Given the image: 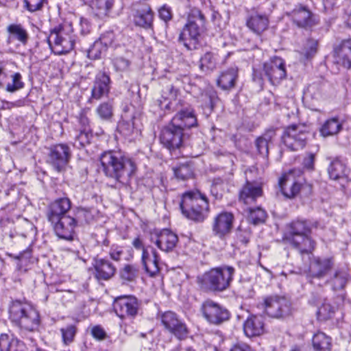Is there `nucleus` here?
Segmentation results:
<instances>
[{
  "label": "nucleus",
  "mask_w": 351,
  "mask_h": 351,
  "mask_svg": "<svg viewBox=\"0 0 351 351\" xmlns=\"http://www.w3.org/2000/svg\"><path fill=\"white\" fill-rule=\"evenodd\" d=\"M348 280V274L345 270H338L331 279V285L334 290H341Z\"/></svg>",
  "instance_id": "41"
},
{
  "label": "nucleus",
  "mask_w": 351,
  "mask_h": 351,
  "mask_svg": "<svg viewBox=\"0 0 351 351\" xmlns=\"http://www.w3.org/2000/svg\"><path fill=\"white\" fill-rule=\"evenodd\" d=\"M174 174L177 178L186 180L193 176V172L189 164H182L173 169Z\"/></svg>",
  "instance_id": "46"
},
{
  "label": "nucleus",
  "mask_w": 351,
  "mask_h": 351,
  "mask_svg": "<svg viewBox=\"0 0 351 351\" xmlns=\"http://www.w3.org/2000/svg\"><path fill=\"white\" fill-rule=\"evenodd\" d=\"M102 170L107 177L126 185L136 171L135 162L119 151H109L100 156Z\"/></svg>",
  "instance_id": "1"
},
{
  "label": "nucleus",
  "mask_w": 351,
  "mask_h": 351,
  "mask_svg": "<svg viewBox=\"0 0 351 351\" xmlns=\"http://www.w3.org/2000/svg\"><path fill=\"white\" fill-rule=\"evenodd\" d=\"M110 78L106 73H99L95 77L91 90L90 99L99 100L108 94L110 91Z\"/></svg>",
  "instance_id": "26"
},
{
  "label": "nucleus",
  "mask_w": 351,
  "mask_h": 351,
  "mask_svg": "<svg viewBox=\"0 0 351 351\" xmlns=\"http://www.w3.org/2000/svg\"><path fill=\"white\" fill-rule=\"evenodd\" d=\"M96 112L102 120L108 121L113 115V107L110 102L101 103L97 108Z\"/></svg>",
  "instance_id": "45"
},
{
  "label": "nucleus",
  "mask_w": 351,
  "mask_h": 351,
  "mask_svg": "<svg viewBox=\"0 0 351 351\" xmlns=\"http://www.w3.org/2000/svg\"><path fill=\"white\" fill-rule=\"evenodd\" d=\"M154 13L148 6H144L138 10L134 16V21L136 25L143 27H151L153 21Z\"/></svg>",
  "instance_id": "36"
},
{
  "label": "nucleus",
  "mask_w": 351,
  "mask_h": 351,
  "mask_svg": "<svg viewBox=\"0 0 351 351\" xmlns=\"http://www.w3.org/2000/svg\"><path fill=\"white\" fill-rule=\"evenodd\" d=\"M234 215L231 213L222 212L217 215L213 223V232L220 239L229 234L232 228Z\"/></svg>",
  "instance_id": "19"
},
{
  "label": "nucleus",
  "mask_w": 351,
  "mask_h": 351,
  "mask_svg": "<svg viewBox=\"0 0 351 351\" xmlns=\"http://www.w3.org/2000/svg\"><path fill=\"white\" fill-rule=\"evenodd\" d=\"M263 195V183L246 180L239 191V200L245 204H254Z\"/></svg>",
  "instance_id": "16"
},
{
  "label": "nucleus",
  "mask_w": 351,
  "mask_h": 351,
  "mask_svg": "<svg viewBox=\"0 0 351 351\" xmlns=\"http://www.w3.org/2000/svg\"><path fill=\"white\" fill-rule=\"evenodd\" d=\"M92 138V133L87 128L81 130L80 132L75 136L73 145L78 149L84 147L88 145Z\"/></svg>",
  "instance_id": "44"
},
{
  "label": "nucleus",
  "mask_w": 351,
  "mask_h": 351,
  "mask_svg": "<svg viewBox=\"0 0 351 351\" xmlns=\"http://www.w3.org/2000/svg\"><path fill=\"white\" fill-rule=\"evenodd\" d=\"M180 207L186 218L196 222L203 221L209 213L208 199L199 191L184 193Z\"/></svg>",
  "instance_id": "3"
},
{
  "label": "nucleus",
  "mask_w": 351,
  "mask_h": 351,
  "mask_svg": "<svg viewBox=\"0 0 351 351\" xmlns=\"http://www.w3.org/2000/svg\"><path fill=\"white\" fill-rule=\"evenodd\" d=\"M90 6L92 13L99 19H104L110 12L114 0H82Z\"/></svg>",
  "instance_id": "30"
},
{
  "label": "nucleus",
  "mask_w": 351,
  "mask_h": 351,
  "mask_svg": "<svg viewBox=\"0 0 351 351\" xmlns=\"http://www.w3.org/2000/svg\"><path fill=\"white\" fill-rule=\"evenodd\" d=\"M262 305L265 313L274 318L285 317L291 311L289 300L284 296L278 295L266 297Z\"/></svg>",
  "instance_id": "10"
},
{
  "label": "nucleus",
  "mask_w": 351,
  "mask_h": 351,
  "mask_svg": "<svg viewBox=\"0 0 351 351\" xmlns=\"http://www.w3.org/2000/svg\"><path fill=\"white\" fill-rule=\"evenodd\" d=\"M332 262L329 258L321 259L318 257L311 259L308 267V275L313 278L324 276L332 267Z\"/></svg>",
  "instance_id": "31"
},
{
  "label": "nucleus",
  "mask_w": 351,
  "mask_h": 351,
  "mask_svg": "<svg viewBox=\"0 0 351 351\" xmlns=\"http://www.w3.org/2000/svg\"><path fill=\"white\" fill-rule=\"evenodd\" d=\"M93 337L98 340H104L106 337L104 329L100 326H95L91 330Z\"/></svg>",
  "instance_id": "56"
},
{
  "label": "nucleus",
  "mask_w": 351,
  "mask_h": 351,
  "mask_svg": "<svg viewBox=\"0 0 351 351\" xmlns=\"http://www.w3.org/2000/svg\"><path fill=\"white\" fill-rule=\"evenodd\" d=\"M307 129L304 125H293L284 131L282 141L290 150L298 151L306 146Z\"/></svg>",
  "instance_id": "9"
},
{
  "label": "nucleus",
  "mask_w": 351,
  "mask_h": 351,
  "mask_svg": "<svg viewBox=\"0 0 351 351\" xmlns=\"http://www.w3.org/2000/svg\"><path fill=\"white\" fill-rule=\"evenodd\" d=\"M139 306L138 300L132 295L118 297L113 303L115 313L121 319L135 317L138 313Z\"/></svg>",
  "instance_id": "11"
},
{
  "label": "nucleus",
  "mask_w": 351,
  "mask_h": 351,
  "mask_svg": "<svg viewBox=\"0 0 351 351\" xmlns=\"http://www.w3.org/2000/svg\"><path fill=\"white\" fill-rule=\"evenodd\" d=\"M138 273V269L132 265H125L120 271V276L123 280L131 282L133 281Z\"/></svg>",
  "instance_id": "48"
},
{
  "label": "nucleus",
  "mask_w": 351,
  "mask_h": 351,
  "mask_svg": "<svg viewBox=\"0 0 351 351\" xmlns=\"http://www.w3.org/2000/svg\"><path fill=\"white\" fill-rule=\"evenodd\" d=\"M269 18L266 14L253 13L246 20L247 27L256 35H261L269 27Z\"/></svg>",
  "instance_id": "29"
},
{
  "label": "nucleus",
  "mask_w": 351,
  "mask_h": 351,
  "mask_svg": "<svg viewBox=\"0 0 351 351\" xmlns=\"http://www.w3.org/2000/svg\"><path fill=\"white\" fill-rule=\"evenodd\" d=\"M123 253L122 247L117 245H112L109 252L110 258L116 261H119L121 259Z\"/></svg>",
  "instance_id": "55"
},
{
  "label": "nucleus",
  "mask_w": 351,
  "mask_h": 351,
  "mask_svg": "<svg viewBox=\"0 0 351 351\" xmlns=\"http://www.w3.org/2000/svg\"><path fill=\"white\" fill-rule=\"evenodd\" d=\"M24 344L13 335H0V351H23Z\"/></svg>",
  "instance_id": "35"
},
{
  "label": "nucleus",
  "mask_w": 351,
  "mask_h": 351,
  "mask_svg": "<svg viewBox=\"0 0 351 351\" xmlns=\"http://www.w3.org/2000/svg\"><path fill=\"white\" fill-rule=\"evenodd\" d=\"M245 335L248 337H254L263 335L265 332L264 319L261 316L252 315L243 324Z\"/></svg>",
  "instance_id": "28"
},
{
  "label": "nucleus",
  "mask_w": 351,
  "mask_h": 351,
  "mask_svg": "<svg viewBox=\"0 0 351 351\" xmlns=\"http://www.w3.org/2000/svg\"><path fill=\"white\" fill-rule=\"evenodd\" d=\"M31 257V250L29 249H27L19 254L18 256V258L21 261H27Z\"/></svg>",
  "instance_id": "63"
},
{
  "label": "nucleus",
  "mask_w": 351,
  "mask_h": 351,
  "mask_svg": "<svg viewBox=\"0 0 351 351\" xmlns=\"http://www.w3.org/2000/svg\"><path fill=\"white\" fill-rule=\"evenodd\" d=\"M152 241L162 251L172 252L176 247L178 237L177 234L168 229H163L156 234V239L152 237Z\"/></svg>",
  "instance_id": "21"
},
{
  "label": "nucleus",
  "mask_w": 351,
  "mask_h": 351,
  "mask_svg": "<svg viewBox=\"0 0 351 351\" xmlns=\"http://www.w3.org/2000/svg\"><path fill=\"white\" fill-rule=\"evenodd\" d=\"M113 64L117 71H125L130 66V62L122 57H118L113 60Z\"/></svg>",
  "instance_id": "51"
},
{
  "label": "nucleus",
  "mask_w": 351,
  "mask_h": 351,
  "mask_svg": "<svg viewBox=\"0 0 351 351\" xmlns=\"http://www.w3.org/2000/svg\"><path fill=\"white\" fill-rule=\"evenodd\" d=\"M118 130L125 137H130L132 134L137 130L134 128L133 120L125 121L122 120L118 124Z\"/></svg>",
  "instance_id": "47"
},
{
  "label": "nucleus",
  "mask_w": 351,
  "mask_h": 351,
  "mask_svg": "<svg viewBox=\"0 0 351 351\" xmlns=\"http://www.w3.org/2000/svg\"><path fill=\"white\" fill-rule=\"evenodd\" d=\"M335 305H332L328 300H324L320 306L317 308L316 314L319 321H326L333 317L338 306L343 301V296L339 295L337 298Z\"/></svg>",
  "instance_id": "33"
},
{
  "label": "nucleus",
  "mask_w": 351,
  "mask_h": 351,
  "mask_svg": "<svg viewBox=\"0 0 351 351\" xmlns=\"http://www.w3.org/2000/svg\"><path fill=\"white\" fill-rule=\"evenodd\" d=\"M312 345L315 351H330L331 339L323 332H318L313 336Z\"/></svg>",
  "instance_id": "38"
},
{
  "label": "nucleus",
  "mask_w": 351,
  "mask_h": 351,
  "mask_svg": "<svg viewBox=\"0 0 351 351\" xmlns=\"http://www.w3.org/2000/svg\"><path fill=\"white\" fill-rule=\"evenodd\" d=\"M275 136V130L271 129L267 130L261 136L256 139V147L260 154L265 156L268 155L269 145L272 143Z\"/></svg>",
  "instance_id": "37"
},
{
  "label": "nucleus",
  "mask_w": 351,
  "mask_h": 351,
  "mask_svg": "<svg viewBox=\"0 0 351 351\" xmlns=\"http://www.w3.org/2000/svg\"><path fill=\"white\" fill-rule=\"evenodd\" d=\"M293 22L300 27H306L307 25V10L305 8L301 10H294L293 14Z\"/></svg>",
  "instance_id": "49"
},
{
  "label": "nucleus",
  "mask_w": 351,
  "mask_h": 351,
  "mask_svg": "<svg viewBox=\"0 0 351 351\" xmlns=\"http://www.w3.org/2000/svg\"><path fill=\"white\" fill-rule=\"evenodd\" d=\"M141 263L145 271L151 276L156 275L160 271L159 257L156 250L152 247L143 252Z\"/></svg>",
  "instance_id": "25"
},
{
  "label": "nucleus",
  "mask_w": 351,
  "mask_h": 351,
  "mask_svg": "<svg viewBox=\"0 0 351 351\" xmlns=\"http://www.w3.org/2000/svg\"><path fill=\"white\" fill-rule=\"evenodd\" d=\"M60 331L64 344L68 345L73 342L76 334V328L75 326H67L66 328H61Z\"/></svg>",
  "instance_id": "50"
},
{
  "label": "nucleus",
  "mask_w": 351,
  "mask_h": 351,
  "mask_svg": "<svg viewBox=\"0 0 351 351\" xmlns=\"http://www.w3.org/2000/svg\"><path fill=\"white\" fill-rule=\"evenodd\" d=\"M201 310L204 318L213 324H220L230 317V313L227 309L211 300L204 301L202 304Z\"/></svg>",
  "instance_id": "12"
},
{
  "label": "nucleus",
  "mask_w": 351,
  "mask_h": 351,
  "mask_svg": "<svg viewBox=\"0 0 351 351\" xmlns=\"http://www.w3.org/2000/svg\"><path fill=\"white\" fill-rule=\"evenodd\" d=\"M330 159V162L328 167L329 178L333 180H339L346 178L348 175L349 169L345 162L339 157Z\"/></svg>",
  "instance_id": "32"
},
{
  "label": "nucleus",
  "mask_w": 351,
  "mask_h": 351,
  "mask_svg": "<svg viewBox=\"0 0 351 351\" xmlns=\"http://www.w3.org/2000/svg\"><path fill=\"white\" fill-rule=\"evenodd\" d=\"M93 275L98 281H107L111 279L116 274V267L105 258H95L93 260Z\"/></svg>",
  "instance_id": "20"
},
{
  "label": "nucleus",
  "mask_w": 351,
  "mask_h": 351,
  "mask_svg": "<svg viewBox=\"0 0 351 351\" xmlns=\"http://www.w3.org/2000/svg\"><path fill=\"white\" fill-rule=\"evenodd\" d=\"M89 119L86 114V110H83L80 114V123L84 128H86V127L89 125Z\"/></svg>",
  "instance_id": "62"
},
{
  "label": "nucleus",
  "mask_w": 351,
  "mask_h": 351,
  "mask_svg": "<svg viewBox=\"0 0 351 351\" xmlns=\"http://www.w3.org/2000/svg\"><path fill=\"white\" fill-rule=\"evenodd\" d=\"M11 82H6L5 89L7 92L14 93L24 87L22 75L20 73H14L10 75Z\"/></svg>",
  "instance_id": "42"
},
{
  "label": "nucleus",
  "mask_w": 351,
  "mask_h": 351,
  "mask_svg": "<svg viewBox=\"0 0 351 351\" xmlns=\"http://www.w3.org/2000/svg\"><path fill=\"white\" fill-rule=\"evenodd\" d=\"M234 269L231 266H221L210 269L199 278L201 287L211 291L227 289L233 279Z\"/></svg>",
  "instance_id": "6"
},
{
  "label": "nucleus",
  "mask_w": 351,
  "mask_h": 351,
  "mask_svg": "<svg viewBox=\"0 0 351 351\" xmlns=\"http://www.w3.org/2000/svg\"><path fill=\"white\" fill-rule=\"evenodd\" d=\"M112 37L113 34L112 33H107L103 35L88 49L87 51L88 57L93 60L100 58L106 52L108 47L112 44Z\"/></svg>",
  "instance_id": "27"
},
{
  "label": "nucleus",
  "mask_w": 351,
  "mask_h": 351,
  "mask_svg": "<svg viewBox=\"0 0 351 351\" xmlns=\"http://www.w3.org/2000/svg\"><path fill=\"white\" fill-rule=\"evenodd\" d=\"M341 129V125L339 120L332 118L327 120L322 125L320 132L323 136H332L337 134Z\"/></svg>",
  "instance_id": "39"
},
{
  "label": "nucleus",
  "mask_w": 351,
  "mask_h": 351,
  "mask_svg": "<svg viewBox=\"0 0 351 351\" xmlns=\"http://www.w3.org/2000/svg\"><path fill=\"white\" fill-rule=\"evenodd\" d=\"M81 32L86 34L90 32V25L88 21L82 18L80 20Z\"/></svg>",
  "instance_id": "61"
},
{
  "label": "nucleus",
  "mask_w": 351,
  "mask_h": 351,
  "mask_svg": "<svg viewBox=\"0 0 351 351\" xmlns=\"http://www.w3.org/2000/svg\"><path fill=\"white\" fill-rule=\"evenodd\" d=\"M7 43L9 45L18 43L16 46H25L29 40V36L27 30L20 23H12L7 27Z\"/></svg>",
  "instance_id": "22"
},
{
  "label": "nucleus",
  "mask_w": 351,
  "mask_h": 351,
  "mask_svg": "<svg viewBox=\"0 0 351 351\" xmlns=\"http://www.w3.org/2000/svg\"><path fill=\"white\" fill-rule=\"evenodd\" d=\"M238 77V69L234 67L228 69L221 73L217 80V84L223 90L232 88Z\"/></svg>",
  "instance_id": "34"
},
{
  "label": "nucleus",
  "mask_w": 351,
  "mask_h": 351,
  "mask_svg": "<svg viewBox=\"0 0 351 351\" xmlns=\"http://www.w3.org/2000/svg\"><path fill=\"white\" fill-rule=\"evenodd\" d=\"M334 59L337 64L346 69L351 67V39L343 40L334 48Z\"/></svg>",
  "instance_id": "23"
},
{
  "label": "nucleus",
  "mask_w": 351,
  "mask_h": 351,
  "mask_svg": "<svg viewBox=\"0 0 351 351\" xmlns=\"http://www.w3.org/2000/svg\"><path fill=\"white\" fill-rule=\"evenodd\" d=\"M70 30L69 27L60 26L51 31L47 42L54 53L65 54L73 49L75 39V36L69 33Z\"/></svg>",
  "instance_id": "7"
},
{
  "label": "nucleus",
  "mask_w": 351,
  "mask_h": 351,
  "mask_svg": "<svg viewBox=\"0 0 351 351\" xmlns=\"http://www.w3.org/2000/svg\"><path fill=\"white\" fill-rule=\"evenodd\" d=\"M53 224V229L56 235L62 239L71 241L75 235L77 221L71 217H62L56 221H50Z\"/></svg>",
  "instance_id": "17"
},
{
  "label": "nucleus",
  "mask_w": 351,
  "mask_h": 351,
  "mask_svg": "<svg viewBox=\"0 0 351 351\" xmlns=\"http://www.w3.org/2000/svg\"><path fill=\"white\" fill-rule=\"evenodd\" d=\"M71 152L68 145L58 144L51 147L48 162L57 171H61L69 162Z\"/></svg>",
  "instance_id": "15"
},
{
  "label": "nucleus",
  "mask_w": 351,
  "mask_h": 351,
  "mask_svg": "<svg viewBox=\"0 0 351 351\" xmlns=\"http://www.w3.org/2000/svg\"><path fill=\"white\" fill-rule=\"evenodd\" d=\"M318 51V40L316 39H308V59L314 56Z\"/></svg>",
  "instance_id": "58"
},
{
  "label": "nucleus",
  "mask_w": 351,
  "mask_h": 351,
  "mask_svg": "<svg viewBox=\"0 0 351 351\" xmlns=\"http://www.w3.org/2000/svg\"><path fill=\"white\" fill-rule=\"evenodd\" d=\"M132 245L136 250H142V252H144L146 249H150L152 246H145L143 242V240L140 237H137L134 239L132 241Z\"/></svg>",
  "instance_id": "59"
},
{
  "label": "nucleus",
  "mask_w": 351,
  "mask_h": 351,
  "mask_svg": "<svg viewBox=\"0 0 351 351\" xmlns=\"http://www.w3.org/2000/svg\"><path fill=\"white\" fill-rule=\"evenodd\" d=\"M204 100L205 101V106L206 107L213 108L216 100L217 99V97L216 95L215 92L209 91L206 93L205 95H203Z\"/></svg>",
  "instance_id": "54"
},
{
  "label": "nucleus",
  "mask_w": 351,
  "mask_h": 351,
  "mask_svg": "<svg viewBox=\"0 0 351 351\" xmlns=\"http://www.w3.org/2000/svg\"><path fill=\"white\" fill-rule=\"evenodd\" d=\"M197 125V119L192 109L181 110L164 127L160 134V141L169 150L179 148L182 143L183 132Z\"/></svg>",
  "instance_id": "2"
},
{
  "label": "nucleus",
  "mask_w": 351,
  "mask_h": 351,
  "mask_svg": "<svg viewBox=\"0 0 351 351\" xmlns=\"http://www.w3.org/2000/svg\"><path fill=\"white\" fill-rule=\"evenodd\" d=\"M71 208V201L66 197L59 198L52 202L49 208L47 217L49 221H56L62 217H69L66 213Z\"/></svg>",
  "instance_id": "24"
},
{
  "label": "nucleus",
  "mask_w": 351,
  "mask_h": 351,
  "mask_svg": "<svg viewBox=\"0 0 351 351\" xmlns=\"http://www.w3.org/2000/svg\"><path fill=\"white\" fill-rule=\"evenodd\" d=\"M304 181V173L299 169H293L281 176L279 185L282 194L292 198L299 193Z\"/></svg>",
  "instance_id": "8"
},
{
  "label": "nucleus",
  "mask_w": 351,
  "mask_h": 351,
  "mask_svg": "<svg viewBox=\"0 0 351 351\" xmlns=\"http://www.w3.org/2000/svg\"><path fill=\"white\" fill-rule=\"evenodd\" d=\"M265 75L269 82L274 84H278L286 77L285 62L280 57L274 56L263 65Z\"/></svg>",
  "instance_id": "14"
},
{
  "label": "nucleus",
  "mask_w": 351,
  "mask_h": 351,
  "mask_svg": "<svg viewBox=\"0 0 351 351\" xmlns=\"http://www.w3.org/2000/svg\"><path fill=\"white\" fill-rule=\"evenodd\" d=\"M308 27L318 23L319 19L317 16L314 15L309 10H308Z\"/></svg>",
  "instance_id": "64"
},
{
  "label": "nucleus",
  "mask_w": 351,
  "mask_h": 351,
  "mask_svg": "<svg viewBox=\"0 0 351 351\" xmlns=\"http://www.w3.org/2000/svg\"><path fill=\"white\" fill-rule=\"evenodd\" d=\"M248 212L249 221L255 225L264 222L267 217L266 212L260 207H256L255 208H250L248 209Z\"/></svg>",
  "instance_id": "43"
},
{
  "label": "nucleus",
  "mask_w": 351,
  "mask_h": 351,
  "mask_svg": "<svg viewBox=\"0 0 351 351\" xmlns=\"http://www.w3.org/2000/svg\"><path fill=\"white\" fill-rule=\"evenodd\" d=\"M217 59L212 52L205 53L200 59V69L203 71H210L217 66Z\"/></svg>",
  "instance_id": "40"
},
{
  "label": "nucleus",
  "mask_w": 351,
  "mask_h": 351,
  "mask_svg": "<svg viewBox=\"0 0 351 351\" xmlns=\"http://www.w3.org/2000/svg\"><path fill=\"white\" fill-rule=\"evenodd\" d=\"M160 18L165 22L170 21L172 18L170 8L163 5L158 11Z\"/></svg>",
  "instance_id": "57"
},
{
  "label": "nucleus",
  "mask_w": 351,
  "mask_h": 351,
  "mask_svg": "<svg viewBox=\"0 0 351 351\" xmlns=\"http://www.w3.org/2000/svg\"><path fill=\"white\" fill-rule=\"evenodd\" d=\"M160 320L162 325L169 332L181 339L187 334V329L177 315L173 311H166L161 314Z\"/></svg>",
  "instance_id": "18"
},
{
  "label": "nucleus",
  "mask_w": 351,
  "mask_h": 351,
  "mask_svg": "<svg viewBox=\"0 0 351 351\" xmlns=\"http://www.w3.org/2000/svg\"><path fill=\"white\" fill-rule=\"evenodd\" d=\"M307 225L304 221H296L289 224L284 233L283 240L295 247L304 243L307 236Z\"/></svg>",
  "instance_id": "13"
},
{
  "label": "nucleus",
  "mask_w": 351,
  "mask_h": 351,
  "mask_svg": "<svg viewBox=\"0 0 351 351\" xmlns=\"http://www.w3.org/2000/svg\"><path fill=\"white\" fill-rule=\"evenodd\" d=\"M205 17L198 9H192L188 16V21L179 36V42L188 50L197 48L204 30Z\"/></svg>",
  "instance_id": "4"
},
{
  "label": "nucleus",
  "mask_w": 351,
  "mask_h": 351,
  "mask_svg": "<svg viewBox=\"0 0 351 351\" xmlns=\"http://www.w3.org/2000/svg\"><path fill=\"white\" fill-rule=\"evenodd\" d=\"M169 97L165 98L164 101L160 100L158 101V106L162 110L169 109L170 106V99L176 98L177 95V90H176L172 86L169 88Z\"/></svg>",
  "instance_id": "52"
},
{
  "label": "nucleus",
  "mask_w": 351,
  "mask_h": 351,
  "mask_svg": "<svg viewBox=\"0 0 351 351\" xmlns=\"http://www.w3.org/2000/svg\"><path fill=\"white\" fill-rule=\"evenodd\" d=\"M230 351H252V348L247 343L239 342L234 344Z\"/></svg>",
  "instance_id": "60"
},
{
  "label": "nucleus",
  "mask_w": 351,
  "mask_h": 351,
  "mask_svg": "<svg viewBox=\"0 0 351 351\" xmlns=\"http://www.w3.org/2000/svg\"><path fill=\"white\" fill-rule=\"evenodd\" d=\"M25 6L31 12H36L43 7L44 0H24Z\"/></svg>",
  "instance_id": "53"
},
{
  "label": "nucleus",
  "mask_w": 351,
  "mask_h": 351,
  "mask_svg": "<svg viewBox=\"0 0 351 351\" xmlns=\"http://www.w3.org/2000/svg\"><path fill=\"white\" fill-rule=\"evenodd\" d=\"M9 317L16 326L29 331L36 329L40 323L38 311L29 303L21 300L11 303Z\"/></svg>",
  "instance_id": "5"
}]
</instances>
